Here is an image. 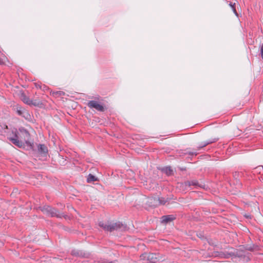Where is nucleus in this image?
Instances as JSON below:
<instances>
[{"label": "nucleus", "mask_w": 263, "mask_h": 263, "mask_svg": "<svg viewBox=\"0 0 263 263\" xmlns=\"http://www.w3.org/2000/svg\"><path fill=\"white\" fill-rule=\"evenodd\" d=\"M20 133H18L16 129L12 131V133L14 137L9 138V140L15 145L18 147L24 146V143H27V141L30 139V134L25 128H21L19 129Z\"/></svg>", "instance_id": "nucleus-1"}, {"label": "nucleus", "mask_w": 263, "mask_h": 263, "mask_svg": "<svg viewBox=\"0 0 263 263\" xmlns=\"http://www.w3.org/2000/svg\"><path fill=\"white\" fill-rule=\"evenodd\" d=\"M99 226L103 228L104 230L109 232L118 230L123 227V224L120 222L115 223L107 222V223H104L103 221H100L99 223Z\"/></svg>", "instance_id": "nucleus-2"}, {"label": "nucleus", "mask_w": 263, "mask_h": 263, "mask_svg": "<svg viewBox=\"0 0 263 263\" xmlns=\"http://www.w3.org/2000/svg\"><path fill=\"white\" fill-rule=\"evenodd\" d=\"M94 100L88 101L87 105L90 108H94L99 111H104L105 106L101 102V98L99 96L93 97Z\"/></svg>", "instance_id": "nucleus-3"}, {"label": "nucleus", "mask_w": 263, "mask_h": 263, "mask_svg": "<svg viewBox=\"0 0 263 263\" xmlns=\"http://www.w3.org/2000/svg\"><path fill=\"white\" fill-rule=\"evenodd\" d=\"M42 212L46 215L51 217L62 218L64 217L63 214L60 213L58 210L49 206H44L42 209Z\"/></svg>", "instance_id": "nucleus-4"}, {"label": "nucleus", "mask_w": 263, "mask_h": 263, "mask_svg": "<svg viewBox=\"0 0 263 263\" xmlns=\"http://www.w3.org/2000/svg\"><path fill=\"white\" fill-rule=\"evenodd\" d=\"M218 140V138H214L213 139L209 140L203 142L199 145V146L197 147V150H199L201 148L206 146V145H208L210 144L214 143V142H216Z\"/></svg>", "instance_id": "nucleus-5"}, {"label": "nucleus", "mask_w": 263, "mask_h": 263, "mask_svg": "<svg viewBox=\"0 0 263 263\" xmlns=\"http://www.w3.org/2000/svg\"><path fill=\"white\" fill-rule=\"evenodd\" d=\"M176 219V217L173 215H168L163 216L161 217V222L166 223L172 221Z\"/></svg>", "instance_id": "nucleus-6"}, {"label": "nucleus", "mask_w": 263, "mask_h": 263, "mask_svg": "<svg viewBox=\"0 0 263 263\" xmlns=\"http://www.w3.org/2000/svg\"><path fill=\"white\" fill-rule=\"evenodd\" d=\"M154 200L155 201H156V204L154 205L157 206L158 205L165 204L167 202V199H165L163 197H158V198H155L154 199H151V200Z\"/></svg>", "instance_id": "nucleus-7"}, {"label": "nucleus", "mask_w": 263, "mask_h": 263, "mask_svg": "<svg viewBox=\"0 0 263 263\" xmlns=\"http://www.w3.org/2000/svg\"><path fill=\"white\" fill-rule=\"evenodd\" d=\"M38 151L42 155H46L48 153V149L46 146L44 144H39L37 146Z\"/></svg>", "instance_id": "nucleus-8"}, {"label": "nucleus", "mask_w": 263, "mask_h": 263, "mask_svg": "<svg viewBox=\"0 0 263 263\" xmlns=\"http://www.w3.org/2000/svg\"><path fill=\"white\" fill-rule=\"evenodd\" d=\"M147 259L151 263H157V262L159 261V259H158L157 255L153 253L148 254Z\"/></svg>", "instance_id": "nucleus-9"}, {"label": "nucleus", "mask_w": 263, "mask_h": 263, "mask_svg": "<svg viewBox=\"0 0 263 263\" xmlns=\"http://www.w3.org/2000/svg\"><path fill=\"white\" fill-rule=\"evenodd\" d=\"M218 253V255H217V256H219L220 258H228L230 256H232L234 255V253H228V252H217Z\"/></svg>", "instance_id": "nucleus-10"}, {"label": "nucleus", "mask_w": 263, "mask_h": 263, "mask_svg": "<svg viewBox=\"0 0 263 263\" xmlns=\"http://www.w3.org/2000/svg\"><path fill=\"white\" fill-rule=\"evenodd\" d=\"M21 100L26 104L28 105H31V100L29 99V98L27 97L24 92L21 93Z\"/></svg>", "instance_id": "nucleus-11"}, {"label": "nucleus", "mask_w": 263, "mask_h": 263, "mask_svg": "<svg viewBox=\"0 0 263 263\" xmlns=\"http://www.w3.org/2000/svg\"><path fill=\"white\" fill-rule=\"evenodd\" d=\"M97 180H98V178L96 176H93L91 174H89L88 175V177L87 178V182L90 183L93 181H96Z\"/></svg>", "instance_id": "nucleus-12"}, {"label": "nucleus", "mask_w": 263, "mask_h": 263, "mask_svg": "<svg viewBox=\"0 0 263 263\" xmlns=\"http://www.w3.org/2000/svg\"><path fill=\"white\" fill-rule=\"evenodd\" d=\"M163 171L168 176H170L173 174V170L171 167H166L163 169Z\"/></svg>", "instance_id": "nucleus-13"}, {"label": "nucleus", "mask_w": 263, "mask_h": 263, "mask_svg": "<svg viewBox=\"0 0 263 263\" xmlns=\"http://www.w3.org/2000/svg\"><path fill=\"white\" fill-rule=\"evenodd\" d=\"M235 3H230L229 4V6L232 8V9L234 13L235 14V15L236 16L238 17V13L236 11V10L235 7Z\"/></svg>", "instance_id": "nucleus-14"}, {"label": "nucleus", "mask_w": 263, "mask_h": 263, "mask_svg": "<svg viewBox=\"0 0 263 263\" xmlns=\"http://www.w3.org/2000/svg\"><path fill=\"white\" fill-rule=\"evenodd\" d=\"M35 87L37 89H44L46 88L45 85H42V83H35Z\"/></svg>", "instance_id": "nucleus-15"}, {"label": "nucleus", "mask_w": 263, "mask_h": 263, "mask_svg": "<svg viewBox=\"0 0 263 263\" xmlns=\"http://www.w3.org/2000/svg\"><path fill=\"white\" fill-rule=\"evenodd\" d=\"M187 183L188 184V185L189 186H191V185L198 186V185H199L198 182L196 180H193V181H188L187 182Z\"/></svg>", "instance_id": "nucleus-16"}, {"label": "nucleus", "mask_w": 263, "mask_h": 263, "mask_svg": "<svg viewBox=\"0 0 263 263\" xmlns=\"http://www.w3.org/2000/svg\"><path fill=\"white\" fill-rule=\"evenodd\" d=\"M71 254L73 255H75V256H80L81 255L80 253L77 251H72L71 252Z\"/></svg>", "instance_id": "nucleus-17"}, {"label": "nucleus", "mask_w": 263, "mask_h": 263, "mask_svg": "<svg viewBox=\"0 0 263 263\" xmlns=\"http://www.w3.org/2000/svg\"><path fill=\"white\" fill-rule=\"evenodd\" d=\"M40 104V103L39 102H36V101L33 102V101L31 100V105H34L35 106H37Z\"/></svg>", "instance_id": "nucleus-18"}, {"label": "nucleus", "mask_w": 263, "mask_h": 263, "mask_svg": "<svg viewBox=\"0 0 263 263\" xmlns=\"http://www.w3.org/2000/svg\"><path fill=\"white\" fill-rule=\"evenodd\" d=\"M17 112L18 115L21 116L23 114V110L21 108H20V109H17Z\"/></svg>", "instance_id": "nucleus-19"}, {"label": "nucleus", "mask_w": 263, "mask_h": 263, "mask_svg": "<svg viewBox=\"0 0 263 263\" xmlns=\"http://www.w3.org/2000/svg\"><path fill=\"white\" fill-rule=\"evenodd\" d=\"M186 153L189 154V155H192V156H193V155L196 156L197 155V152H187Z\"/></svg>", "instance_id": "nucleus-20"}, {"label": "nucleus", "mask_w": 263, "mask_h": 263, "mask_svg": "<svg viewBox=\"0 0 263 263\" xmlns=\"http://www.w3.org/2000/svg\"><path fill=\"white\" fill-rule=\"evenodd\" d=\"M260 53H261V57L262 59H263V44L261 46Z\"/></svg>", "instance_id": "nucleus-21"}, {"label": "nucleus", "mask_w": 263, "mask_h": 263, "mask_svg": "<svg viewBox=\"0 0 263 263\" xmlns=\"http://www.w3.org/2000/svg\"><path fill=\"white\" fill-rule=\"evenodd\" d=\"M54 93L58 94L59 96H62V95H64V92L63 91H57V92H55Z\"/></svg>", "instance_id": "nucleus-22"}, {"label": "nucleus", "mask_w": 263, "mask_h": 263, "mask_svg": "<svg viewBox=\"0 0 263 263\" xmlns=\"http://www.w3.org/2000/svg\"><path fill=\"white\" fill-rule=\"evenodd\" d=\"M247 249L248 250H250V251L252 250V248H247Z\"/></svg>", "instance_id": "nucleus-23"}, {"label": "nucleus", "mask_w": 263, "mask_h": 263, "mask_svg": "<svg viewBox=\"0 0 263 263\" xmlns=\"http://www.w3.org/2000/svg\"><path fill=\"white\" fill-rule=\"evenodd\" d=\"M2 63V62H1V59H0V63Z\"/></svg>", "instance_id": "nucleus-24"}]
</instances>
